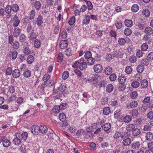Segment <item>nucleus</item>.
Listing matches in <instances>:
<instances>
[{"label": "nucleus", "mask_w": 153, "mask_h": 153, "mask_svg": "<svg viewBox=\"0 0 153 153\" xmlns=\"http://www.w3.org/2000/svg\"><path fill=\"white\" fill-rule=\"evenodd\" d=\"M142 14L143 16L147 18L148 17L150 14L149 10L146 9H144L143 10Z\"/></svg>", "instance_id": "nucleus-24"}, {"label": "nucleus", "mask_w": 153, "mask_h": 153, "mask_svg": "<svg viewBox=\"0 0 153 153\" xmlns=\"http://www.w3.org/2000/svg\"><path fill=\"white\" fill-rule=\"evenodd\" d=\"M144 32L146 34L151 35L153 33V30L151 27H147L145 28Z\"/></svg>", "instance_id": "nucleus-17"}, {"label": "nucleus", "mask_w": 153, "mask_h": 153, "mask_svg": "<svg viewBox=\"0 0 153 153\" xmlns=\"http://www.w3.org/2000/svg\"><path fill=\"white\" fill-rule=\"evenodd\" d=\"M146 137L147 140L151 141L153 140V133L151 132H148L146 134Z\"/></svg>", "instance_id": "nucleus-16"}, {"label": "nucleus", "mask_w": 153, "mask_h": 153, "mask_svg": "<svg viewBox=\"0 0 153 153\" xmlns=\"http://www.w3.org/2000/svg\"><path fill=\"white\" fill-rule=\"evenodd\" d=\"M21 33V30L18 27L15 28L13 31V36L15 37H17L20 35Z\"/></svg>", "instance_id": "nucleus-20"}, {"label": "nucleus", "mask_w": 153, "mask_h": 153, "mask_svg": "<svg viewBox=\"0 0 153 153\" xmlns=\"http://www.w3.org/2000/svg\"><path fill=\"white\" fill-rule=\"evenodd\" d=\"M12 10L14 12H17L19 9V6L16 4H13L11 7Z\"/></svg>", "instance_id": "nucleus-41"}, {"label": "nucleus", "mask_w": 153, "mask_h": 153, "mask_svg": "<svg viewBox=\"0 0 153 153\" xmlns=\"http://www.w3.org/2000/svg\"><path fill=\"white\" fill-rule=\"evenodd\" d=\"M73 53V51L71 48H67L64 51L65 54L67 56H70L72 55Z\"/></svg>", "instance_id": "nucleus-18"}, {"label": "nucleus", "mask_w": 153, "mask_h": 153, "mask_svg": "<svg viewBox=\"0 0 153 153\" xmlns=\"http://www.w3.org/2000/svg\"><path fill=\"white\" fill-rule=\"evenodd\" d=\"M95 60L93 57L87 59L86 63L88 65H92L94 63Z\"/></svg>", "instance_id": "nucleus-23"}, {"label": "nucleus", "mask_w": 153, "mask_h": 153, "mask_svg": "<svg viewBox=\"0 0 153 153\" xmlns=\"http://www.w3.org/2000/svg\"><path fill=\"white\" fill-rule=\"evenodd\" d=\"M62 78L64 80L66 79L69 76V74L67 71H64L62 74Z\"/></svg>", "instance_id": "nucleus-55"}, {"label": "nucleus", "mask_w": 153, "mask_h": 153, "mask_svg": "<svg viewBox=\"0 0 153 153\" xmlns=\"http://www.w3.org/2000/svg\"><path fill=\"white\" fill-rule=\"evenodd\" d=\"M93 68L94 71L98 73L101 72L102 70V66L100 64H97L95 65Z\"/></svg>", "instance_id": "nucleus-5"}, {"label": "nucleus", "mask_w": 153, "mask_h": 153, "mask_svg": "<svg viewBox=\"0 0 153 153\" xmlns=\"http://www.w3.org/2000/svg\"><path fill=\"white\" fill-rule=\"evenodd\" d=\"M75 22V18L74 16L72 17L69 20L68 23L69 25H73Z\"/></svg>", "instance_id": "nucleus-64"}, {"label": "nucleus", "mask_w": 153, "mask_h": 153, "mask_svg": "<svg viewBox=\"0 0 153 153\" xmlns=\"http://www.w3.org/2000/svg\"><path fill=\"white\" fill-rule=\"evenodd\" d=\"M131 143V139L130 138H127L124 139L122 142L123 145L125 146L129 145Z\"/></svg>", "instance_id": "nucleus-19"}, {"label": "nucleus", "mask_w": 153, "mask_h": 153, "mask_svg": "<svg viewBox=\"0 0 153 153\" xmlns=\"http://www.w3.org/2000/svg\"><path fill=\"white\" fill-rule=\"evenodd\" d=\"M131 86L134 88H137L140 86V83L136 81H134L131 83Z\"/></svg>", "instance_id": "nucleus-52"}, {"label": "nucleus", "mask_w": 153, "mask_h": 153, "mask_svg": "<svg viewBox=\"0 0 153 153\" xmlns=\"http://www.w3.org/2000/svg\"><path fill=\"white\" fill-rule=\"evenodd\" d=\"M96 144L94 143H91L89 146L88 148L91 150H94L96 149Z\"/></svg>", "instance_id": "nucleus-59"}, {"label": "nucleus", "mask_w": 153, "mask_h": 153, "mask_svg": "<svg viewBox=\"0 0 153 153\" xmlns=\"http://www.w3.org/2000/svg\"><path fill=\"white\" fill-rule=\"evenodd\" d=\"M50 78V75L48 74H46L43 76L42 78V80L44 82H46Z\"/></svg>", "instance_id": "nucleus-62"}, {"label": "nucleus", "mask_w": 153, "mask_h": 153, "mask_svg": "<svg viewBox=\"0 0 153 153\" xmlns=\"http://www.w3.org/2000/svg\"><path fill=\"white\" fill-rule=\"evenodd\" d=\"M59 117L60 120L62 122L64 121L66 119V116L63 113H60Z\"/></svg>", "instance_id": "nucleus-29"}, {"label": "nucleus", "mask_w": 153, "mask_h": 153, "mask_svg": "<svg viewBox=\"0 0 153 153\" xmlns=\"http://www.w3.org/2000/svg\"><path fill=\"white\" fill-rule=\"evenodd\" d=\"M121 114V112L120 110L119 109L117 110L114 113V117L115 118H118Z\"/></svg>", "instance_id": "nucleus-43"}, {"label": "nucleus", "mask_w": 153, "mask_h": 153, "mask_svg": "<svg viewBox=\"0 0 153 153\" xmlns=\"http://www.w3.org/2000/svg\"><path fill=\"white\" fill-rule=\"evenodd\" d=\"M131 10L133 12H136L139 10L138 6L137 4H134L131 7Z\"/></svg>", "instance_id": "nucleus-39"}, {"label": "nucleus", "mask_w": 153, "mask_h": 153, "mask_svg": "<svg viewBox=\"0 0 153 153\" xmlns=\"http://www.w3.org/2000/svg\"><path fill=\"white\" fill-rule=\"evenodd\" d=\"M91 51H88L85 52L84 57L86 59H88L91 58Z\"/></svg>", "instance_id": "nucleus-53"}, {"label": "nucleus", "mask_w": 153, "mask_h": 153, "mask_svg": "<svg viewBox=\"0 0 153 153\" xmlns=\"http://www.w3.org/2000/svg\"><path fill=\"white\" fill-rule=\"evenodd\" d=\"M132 119V117L130 115H127L125 116L123 118L124 121L126 123L130 122Z\"/></svg>", "instance_id": "nucleus-26"}, {"label": "nucleus", "mask_w": 153, "mask_h": 153, "mask_svg": "<svg viewBox=\"0 0 153 153\" xmlns=\"http://www.w3.org/2000/svg\"><path fill=\"white\" fill-rule=\"evenodd\" d=\"M59 46L61 48L64 49L68 46V42L66 40H62L59 43Z\"/></svg>", "instance_id": "nucleus-11"}, {"label": "nucleus", "mask_w": 153, "mask_h": 153, "mask_svg": "<svg viewBox=\"0 0 153 153\" xmlns=\"http://www.w3.org/2000/svg\"><path fill=\"white\" fill-rule=\"evenodd\" d=\"M43 18L42 16H38L36 19V24L38 26H40L43 23Z\"/></svg>", "instance_id": "nucleus-14"}, {"label": "nucleus", "mask_w": 153, "mask_h": 153, "mask_svg": "<svg viewBox=\"0 0 153 153\" xmlns=\"http://www.w3.org/2000/svg\"><path fill=\"white\" fill-rule=\"evenodd\" d=\"M138 103L136 101H133L127 104L126 107L128 109L134 108L137 106Z\"/></svg>", "instance_id": "nucleus-6"}, {"label": "nucleus", "mask_w": 153, "mask_h": 153, "mask_svg": "<svg viewBox=\"0 0 153 153\" xmlns=\"http://www.w3.org/2000/svg\"><path fill=\"white\" fill-rule=\"evenodd\" d=\"M30 18L29 17L26 16L23 19V22L25 24H27L30 22Z\"/></svg>", "instance_id": "nucleus-60"}, {"label": "nucleus", "mask_w": 153, "mask_h": 153, "mask_svg": "<svg viewBox=\"0 0 153 153\" xmlns=\"http://www.w3.org/2000/svg\"><path fill=\"white\" fill-rule=\"evenodd\" d=\"M140 143L139 142H134L131 144L132 147L134 149L138 148L140 146Z\"/></svg>", "instance_id": "nucleus-48"}, {"label": "nucleus", "mask_w": 153, "mask_h": 153, "mask_svg": "<svg viewBox=\"0 0 153 153\" xmlns=\"http://www.w3.org/2000/svg\"><path fill=\"white\" fill-rule=\"evenodd\" d=\"M12 75L15 78L19 77L20 75V71L18 69H15L13 71Z\"/></svg>", "instance_id": "nucleus-10"}, {"label": "nucleus", "mask_w": 153, "mask_h": 153, "mask_svg": "<svg viewBox=\"0 0 153 153\" xmlns=\"http://www.w3.org/2000/svg\"><path fill=\"white\" fill-rule=\"evenodd\" d=\"M134 128L135 126L133 124H129L126 126V128L127 131H133V129H134Z\"/></svg>", "instance_id": "nucleus-33"}, {"label": "nucleus", "mask_w": 153, "mask_h": 153, "mask_svg": "<svg viewBox=\"0 0 153 153\" xmlns=\"http://www.w3.org/2000/svg\"><path fill=\"white\" fill-rule=\"evenodd\" d=\"M124 33L126 36H129L132 33V31L130 28H127L124 30Z\"/></svg>", "instance_id": "nucleus-42"}, {"label": "nucleus", "mask_w": 153, "mask_h": 153, "mask_svg": "<svg viewBox=\"0 0 153 153\" xmlns=\"http://www.w3.org/2000/svg\"><path fill=\"white\" fill-rule=\"evenodd\" d=\"M13 142L14 144L17 145L21 143V140L19 138L16 137L15 138L13 139Z\"/></svg>", "instance_id": "nucleus-32"}, {"label": "nucleus", "mask_w": 153, "mask_h": 153, "mask_svg": "<svg viewBox=\"0 0 153 153\" xmlns=\"http://www.w3.org/2000/svg\"><path fill=\"white\" fill-rule=\"evenodd\" d=\"M76 129L75 126L73 125H71L69 126L68 130L71 133L74 132Z\"/></svg>", "instance_id": "nucleus-50"}, {"label": "nucleus", "mask_w": 153, "mask_h": 153, "mask_svg": "<svg viewBox=\"0 0 153 153\" xmlns=\"http://www.w3.org/2000/svg\"><path fill=\"white\" fill-rule=\"evenodd\" d=\"M39 128V132L42 133H45L47 132V128L45 126L40 125Z\"/></svg>", "instance_id": "nucleus-15"}, {"label": "nucleus", "mask_w": 153, "mask_h": 153, "mask_svg": "<svg viewBox=\"0 0 153 153\" xmlns=\"http://www.w3.org/2000/svg\"><path fill=\"white\" fill-rule=\"evenodd\" d=\"M9 91L10 93L13 94V95L10 97L11 99L12 100H14L15 98V97L13 93L15 92V88L13 86H10L9 87Z\"/></svg>", "instance_id": "nucleus-13"}, {"label": "nucleus", "mask_w": 153, "mask_h": 153, "mask_svg": "<svg viewBox=\"0 0 153 153\" xmlns=\"http://www.w3.org/2000/svg\"><path fill=\"white\" fill-rule=\"evenodd\" d=\"M0 140L2 141L3 145L5 147H8L10 144V141L5 137H0Z\"/></svg>", "instance_id": "nucleus-3"}, {"label": "nucleus", "mask_w": 153, "mask_h": 153, "mask_svg": "<svg viewBox=\"0 0 153 153\" xmlns=\"http://www.w3.org/2000/svg\"><path fill=\"white\" fill-rule=\"evenodd\" d=\"M112 72V69L110 66H108L105 69V73L106 74L109 75L111 74Z\"/></svg>", "instance_id": "nucleus-25"}, {"label": "nucleus", "mask_w": 153, "mask_h": 153, "mask_svg": "<svg viewBox=\"0 0 153 153\" xmlns=\"http://www.w3.org/2000/svg\"><path fill=\"white\" fill-rule=\"evenodd\" d=\"M103 111L104 114L107 115L110 113L111 110L109 107H107L104 108Z\"/></svg>", "instance_id": "nucleus-40"}, {"label": "nucleus", "mask_w": 153, "mask_h": 153, "mask_svg": "<svg viewBox=\"0 0 153 153\" xmlns=\"http://www.w3.org/2000/svg\"><path fill=\"white\" fill-rule=\"evenodd\" d=\"M11 21L13 22V25L14 27H17L20 22V20L16 15L14 16L13 18L11 19Z\"/></svg>", "instance_id": "nucleus-2"}, {"label": "nucleus", "mask_w": 153, "mask_h": 153, "mask_svg": "<svg viewBox=\"0 0 153 153\" xmlns=\"http://www.w3.org/2000/svg\"><path fill=\"white\" fill-rule=\"evenodd\" d=\"M126 78L124 76H120L118 80L119 82L121 84H123L126 81Z\"/></svg>", "instance_id": "nucleus-21"}, {"label": "nucleus", "mask_w": 153, "mask_h": 153, "mask_svg": "<svg viewBox=\"0 0 153 153\" xmlns=\"http://www.w3.org/2000/svg\"><path fill=\"white\" fill-rule=\"evenodd\" d=\"M118 42L120 45L121 46H123L126 43V40L124 38H120L118 40Z\"/></svg>", "instance_id": "nucleus-28"}, {"label": "nucleus", "mask_w": 153, "mask_h": 153, "mask_svg": "<svg viewBox=\"0 0 153 153\" xmlns=\"http://www.w3.org/2000/svg\"><path fill=\"white\" fill-rule=\"evenodd\" d=\"M11 6L10 5H7L4 8V11L7 14H10L11 12Z\"/></svg>", "instance_id": "nucleus-35"}, {"label": "nucleus", "mask_w": 153, "mask_h": 153, "mask_svg": "<svg viewBox=\"0 0 153 153\" xmlns=\"http://www.w3.org/2000/svg\"><path fill=\"white\" fill-rule=\"evenodd\" d=\"M92 131L88 129L86 135V138H89L91 137L92 135Z\"/></svg>", "instance_id": "nucleus-56"}, {"label": "nucleus", "mask_w": 153, "mask_h": 153, "mask_svg": "<svg viewBox=\"0 0 153 153\" xmlns=\"http://www.w3.org/2000/svg\"><path fill=\"white\" fill-rule=\"evenodd\" d=\"M16 137L19 138L21 140H26L27 137V133L26 132H24L22 134L16 133Z\"/></svg>", "instance_id": "nucleus-4"}, {"label": "nucleus", "mask_w": 153, "mask_h": 153, "mask_svg": "<svg viewBox=\"0 0 153 153\" xmlns=\"http://www.w3.org/2000/svg\"><path fill=\"white\" fill-rule=\"evenodd\" d=\"M111 124L109 123H106L102 126V129L108 133L110 131Z\"/></svg>", "instance_id": "nucleus-7"}, {"label": "nucleus", "mask_w": 153, "mask_h": 153, "mask_svg": "<svg viewBox=\"0 0 153 153\" xmlns=\"http://www.w3.org/2000/svg\"><path fill=\"white\" fill-rule=\"evenodd\" d=\"M41 42L38 39H36L34 42V46L36 48H39L40 46Z\"/></svg>", "instance_id": "nucleus-45"}, {"label": "nucleus", "mask_w": 153, "mask_h": 153, "mask_svg": "<svg viewBox=\"0 0 153 153\" xmlns=\"http://www.w3.org/2000/svg\"><path fill=\"white\" fill-rule=\"evenodd\" d=\"M114 87L112 84H109L108 85L106 88V91L107 92L110 93L113 90Z\"/></svg>", "instance_id": "nucleus-34"}, {"label": "nucleus", "mask_w": 153, "mask_h": 153, "mask_svg": "<svg viewBox=\"0 0 153 153\" xmlns=\"http://www.w3.org/2000/svg\"><path fill=\"white\" fill-rule=\"evenodd\" d=\"M86 4L88 10H91L92 9L93 6L91 2L89 1H86Z\"/></svg>", "instance_id": "nucleus-57"}, {"label": "nucleus", "mask_w": 153, "mask_h": 153, "mask_svg": "<svg viewBox=\"0 0 153 153\" xmlns=\"http://www.w3.org/2000/svg\"><path fill=\"white\" fill-rule=\"evenodd\" d=\"M124 24L126 27H131L133 25V22L131 20L126 19L124 21Z\"/></svg>", "instance_id": "nucleus-22"}, {"label": "nucleus", "mask_w": 153, "mask_h": 153, "mask_svg": "<svg viewBox=\"0 0 153 153\" xmlns=\"http://www.w3.org/2000/svg\"><path fill=\"white\" fill-rule=\"evenodd\" d=\"M98 127V124L97 123H95L91 124V127L89 126L88 128V129L91 131H93L94 129H96Z\"/></svg>", "instance_id": "nucleus-36"}, {"label": "nucleus", "mask_w": 153, "mask_h": 153, "mask_svg": "<svg viewBox=\"0 0 153 153\" xmlns=\"http://www.w3.org/2000/svg\"><path fill=\"white\" fill-rule=\"evenodd\" d=\"M144 69V66L142 65H138L137 68V71L139 73H142Z\"/></svg>", "instance_id": "nucleus-30"}, {"label": "nucleus", "mask_w": 153, "mask_h": 153, "mask_svg": "<svg viewBox=\"0 0 153 153\" xmlns=\"http://www.w3.org/2000/svg\"><path fill=\"white\" fill-rule=\"evenodd\" d=\"M133 70L132 68L130 66H127L125 69L126 72L127 74H130Z\"/></svg>", "instance_id": "nucleus-54"}, {"label": "nucleus", "mask_w": 153, "mask_h": 153, "mask_svg": "<svg viewBox=\"0 0 153 153\" xmlns=\"http://www.w3.org/2000/svg\"><path fill=\"white\" fill-rule=\"evenodd\" d=\"M117 28L118 29H120L122 27V23L121 21H116V23L115 24Z\"/></svg>", "instance_id": "nucleus-51"}, {"label": "nucleus", "mask_w": 153, "mask_h": 153, "mask_svg": "<svg viewBox=\"0 0 153 153\" xmlns=\"http://www.w3.org/2000/svg\"><path fill=\"white\" fill-rule=\"evenodd\" d=\"M141 84L143 88H146L148 86V82L146 80L144 79L141 81Z\"/></svg>", "instance_id": "nucleus-44"}, {"label": "nucleus", "mask_w": 153, "mask_h": 153, "mask_svg": "<svg viewBox=\"0 0 153 153\" xmlns=\"http://www.w3.org/2000/svg\"><path fill=\"white\" fill-rule=\"evenodd\" d=\"M31 1V3L32 4H33V3H34V6L35 8L37 10H39L41 7V3L39 1H36V0L34 1Z\"/></svg>", "instance_id": "nucleus-9"}, {"label": "nucleus", "mask_w": 153, "mask_h": 153, "mask_svg": "<svg viewBox=\"0 0 153 153\" xmlns=\"http://www.w3.org/2000/svg\"><path fill=\"white\" fill-rule=\"evenodd\" d=\"M90 17L88 15H85L84 17L82 22L86 25L88 24L90 22Z\"/></svg>", "instance_id": "nucleus-12"}, {"label": "nucleus", "mask_w": 153, "mask_h": 153, "mask_svg": "<svg viewBox=\"0 0 153 153\" xmlns=\"http://www.w3.org/2000/svg\"><path fill=\"white\" fill-rule=\"evenodd\" d=\"M140 131L138 128H135L132 131V133L134 136H137L140 133Z\"/></svg>", "instance_id": "nucleus-46"}, {"label": "nucleus", "mask_w": 153, "mask_h": 153, "mask_svg": "<svg viewBox=\"0 0 153 153\" xmlns=\"http://www.w3.org/2000/svg\"><path fill=\"white\" fill-rule=\"evenodd\" d=\"M129 60L131 62L134 63L137 61V58L135 56L132 55L129 57Z\"/></svg>", "instance_id": "nucleus-47"}, {"label": "nucleus", "mask_w": 153, "mask_h": 153, "mask_svg": "<svg viewBox=\"0 0 153 153\" xmlns=\"http://www.w3.org/2000/svg\"><path fill=\"white\" fill-rule=\"evenodd\" d=\"M36 33L33 32L30 34L29 39L30 40L32 41L33 39H36Z\"/></svg>", "instance_id": "nucleus-58"}, {"label": "nucleus", "mask_w": 153, "mask_h": 153, "mask_svg": "<svg viewBox=\"0 0 153 153\" xmlns=\"http://www.w3.org/2000/svg\"><path fill=\"white\" fill-rule=\"evenodd\" d=\"M13 46L14 49H17L20 46L19 43L18 41H15L13 44Z\"/></svg>", "instance_id": "nucleus-61"}, {"label": "nucleus", "mask_w": 153, "mask_h": 153, "mask_svg": "<svg viewBox=\"0 0 153 153\" xmlns=\"http://www.w3.org/2000/svg\"><path fill=\"white\" fill-rule=\"evenodd\" d=\"M39 127L36 125H33L31 128V131L34 134L37 135L39 131Z\"/></svg>", "instance_id": "nucleus-8"}, {"label": "nucleus", "mask_w": 153, "mask_h": 153, "mask_svg": "<svg viewBox=\"0 0 153 153\" xmlns=\"http://www.w3.org/2000/svg\"><path fill=\"white\" fill-rule=\"evenodd\" d=\"M144 53L142 50H138L136 51V56L137 57L140 58L143 56Z\"/></svg>", "instance_id": "nucleus-31"}, {"label": "nucleus", "mask_w": 153, "mask_h": 153, "mask_svg": "<svg viewBox=\"0 0 153 153\" xmlns=\"http://www.w3.org/2000/svg\"><path fill=\"white\" fill-rule=\"evenodd\" d=\"M31 75V71L28 69L26 70L23 73L24 76L26 78L29 77Z\"/></svg>", "instance_id": "nucleus-27"}, {"label": "nucleus", "mask_w": 153, "mask_h": 153, "mask_svg": "<svg viewBox=\"0 0 153 153\" xmlns=\"http://www.w3.org/2000/svg\"><path fill=\"white\" fill-rule=\"evenodd\" d=\"M72 67L74 68H79L80 70L83 71L87 68V64L85 61L84 59L82 58L74 62Z\"/></svg>", "instance_id": "nucleus-1"}, {"label": "nucleus", "mask_w": 153, "mask_h": 153, "mask_svg": "<svg viewBox=\"0 0 153 153\" xmlns=\"http://www.w3.org/2000/svg\"><path fill=\"white\" fill-rule=\"evenodd\" d=\"M18 52L16 51H13L12 53L11 54L12 58L13 59H15L17 56Z\"/></svg>", "instance_id": "nucleus-63"}, {"label": "nucleus", "mask_w": 153, "mask_h": 153, "mask_svg": "<svg viewBox=\"0 0 153 153\" xmlns=\"http://www.w3.org/2000/svg\"><path fill=\"white\" fill-rule=\"evenodd\" d=\"M34 59V57L33 56H29L27 59V62L29 64H30L33 62Z\"/></svg>", "instance_id": "nucleus-37"}, {"label": "nucleus", "mask_w": 153, "mask_h": 153, "mask_svg": "<svg viewBox=\"0 0 153 153\" xmlns=\"http://www.w3.org/2000/svg\"><path fill=\"white\" fill-rule=\"evenodd\" d=\"M141 48V50L143 51H145L148 49V46L147 43H144L142 44Z\"/></svg>", "instance_id": "nucleus-38"}, {"label": "nucleus", "mask_w": 153, "mask_h": 153, "mask_svg": "<svg viewBox=\"0 0 153 153\" xmlns=\"http://www.w3.org/2000/svg\"><path fill=\"white\" fill-rule=\"evenodd\" d=\"M60 110V109L59 106H55L53 108V111L55 113H59Z\"/></svg>", "instance_id": "nucleus-49"}]
</instances>
